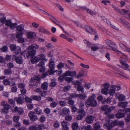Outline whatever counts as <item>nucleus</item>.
Segmentation results:
<instances>
[{"label":"nucleus","mask_w":130,"mask_h":130,"mask_svg":"<svg viewBox=\"0 0 130 130\" xmlns=\"http://www.w3.org/2000/svg\"><path fill=\"white\" fill-rule=\"evenodd\" d=\"M95 96L93 94L91 96L89 97L85 102V105L87 107L91 106L94 107L97 105V101L95 99Z\"/></svg>","instance_id":"nucleus-1"},{"label":"nucleus","mask_w":130,"mask_h":130,"mask_svg":"<svg viewBox=\"0 0 130 130\" xmlns=\"http://www.w3.org/2000/svg\"><path fill=\"white\" fill-rule=\"evenodd\" d=\"M113 51L117 52L118 54H121L122 55V56L120 57V60L121 63L123 66L122 68L125 70H126V68H127L128 67V66L126 63V62L124 60H127L126 56L124 54H123L121 51L117 50L115 48L113 49Z\"/></svg>","instance_id":"nucleus-2"},{"label":"nucleus","mask_w":130,"mask_h":130,"mask_svg":"<svg viewBox=\"0 0 130 130\" xmlns=\"http://www.w3.org/2000/svg\"><path fill=\"white\" fill-rule=\"evenodd\" d=\"M39 45L37 44H35L33 45L29 46L28 48L27 52L26 53V56L27 58L29 56H31L35 54L36 53V50L39 48Z\"/></svg>","instance_id":"nucleus-3"},{"label":"nucleus","mask_w":130,"mask_h":130,"mask_svg":"<svg viewBox=\"0 0 130 130\" xmlns=\"http://www.w3.org/2000/svg\"><path fill=\"white\" fill-rule=\"evenodd\" d=\"M48 66L50 69L47 72L42 74V78H45L48 74L51 75L54 72L55 63L54 61H53L52 59H51V60L49 62Z\"/></svg>","instance_id":"nucleus-4"},{"label":"nucleus","mask_w":130,"mask_h":130,"mask_svg":"<svg viewBox=\"0 0 130 130\" xmlns=\"http://www.w3.org/2000/svg\"><path fill=\"white\" fill-rule=\"evenodd\" d=\"M121 87L120 86L112 85L110 87L108 93L109 94L110 96H113L116 90L119 91L121 89Z\"/></svg>","instance_id":"nucleus-5"},{"label":"nucleus","mask_w":130,"mask_h":130,"mask_svg":"<svg viewBox=\"0 0 130 130\" xmlns=\"http://www.w3.org/2000/svg\"><path fill=\"white\" fill-rule=\"evenodd\" d=\"M40 79V78L38 77H35V78H32L30 80L31 83H30V87L33 89L36 88L37 87V80H38Z\"/></svg>","instance_id":"nucleus-6"},{"label":"nucleus","mask_w":130,"mask_h":130,"mask_svg":"<svg viewBox=\"0 0 130 130\" xmlns=\"http://www.w3.org/2000/svg\"><path fill=\"white\" fill-rule=\"evenodd\" d=\"M118 121H115L109 125L108 123H105L104 124L103 126L106 129L108 130H111V128L115 126L118 125Z\"/></svg>","instance_id":"nucleus-7"},{"label":"nucleus","mask_w":130,"mask_h":130,"mask_svg":"<svg viewBox=\"0 0 130 130\" xmlns=\"http://www.w3.org/2000/svg\"><path fill=\"white\" fill-rule=\"evenodd\" d=\"M12 59L13 60H15L17 63L21 64H22L23 60L21 57L18 56L17 55H14L12 57Z\"/></svg>","instance_id":"nucleus-8"},{"label":"nucleus","mask_w":130,"mask_h":130,"mask_svg":"<svg viewBox=\"0 0 130 130\" xmlns=\"http://www.w3.org/2000/svg\"><path fill=\"white\" fill-rule=\"evenodd\" d=\"M105 41L106 44L109 46L107 47L106 48L108 49L113 50V49L115 48L113 47V46L115 44V43L111 41L108 40H106Z\"/></svg>","instance_id":"nucleus-9"},{"label":"nucleus","mask_w":130,"mask_h":130,"mask_svg":"<svg viewBox=\"0 0 130 130\" xmlns=\"http://www.w3.org/2000/svg\"><path fill=\"white\" fill-rule=\"evenodd\" d=\"M23 34V33H19L18 32H17L15 37L17 39L18 42L22 43L24 42V38H23L22 36Z\"/></svg>","instance_id":"nucleus-10"},{"label":"nucleus","mask_w":130,"mask_h":130,"mask_svg":"<svg viewBox=\"0 0 130 130\" xmlns=\"http://www.w3.org/2000/svg\"><path fill=\"white\" fill-rule=\"evenodd\" d=\"M28 116L30 118V120L32 121H35L38 119V118L34 113L33 111H30L28 114Z\"/></svg>","instance_id":"nucleus-11"},{"label":"nucleus","mask_w":130,"mask_h":130,"mask_svg":"<svg viewBox=\"0 0 130 130\" xmlns=\"http://www.w3.org/2000/svg\"><path fill=\"white\" fill-rule=\"evenodd\" d=\"M12 111L15 113L18 112V113L20 115H22L24 112V110L22 108H18L17 106H16L12 110Z\"/></svg>","instance_id":"nucleus-12"},{"label":"nucleus","mask_w":130,"mask_h":130,"mask_svg":"<svg viewBox=\"0 0 130 130\" xmlns=\"http://www.w3.org/2000/svg\"><path fill=\"white\" fill-rule=\"evenodd\" d=\"M85 28L86 31L89 34H95L96 33V31L94 29L89 26H86Z\"/></svg>","instance_id":"nucleus-13"},{"label":"nucleus","mask_w":130,"mask_h":130,"mask_svg":"<svg viewBox=\"0 0 130 130\" xmlns=\"http://www.w3.org/2000/svg\"><path fill=\"white\" fill-rule=\"evenodd\" d=\"M116 96L120 101H124L126 99V96L123 94L117 93L116 94Z\"/></svg>","instance_id":"nucleus-14"},{"label":"nucleus","mask_w":130,"mask_h":130,"mask_svg":"<svg viewBox=\"0 0 130 130\" xmlns=\"http://www.w3.org/2000/svg\"><path fill=\"white\" fill-rule=\"evenodd\" d=\"M19 97L14 98V100L16 101L17 103L19 104H22L24 103V98L22 94L19 95Z\"/></svg>","instance_id":"nucleus-15"},{"label":"nucleus","mask_w":130,"mask_h":130,"mask_svg":"<svg viewBox=\"0 0 130 130\" xmlns=\"http://www.w3.org/2000/svg\"><path fill=\"white\" fill-rule=\"evenodd\" d=\"M25 26L23 24H21L17 26L16 29V33L18 32L19 33H23L22 32L24 30Z\"/></svg>","instance_id":"nucleus-16"},{"label":"nucleus","mask_w":130,"mask_h":130,"mask_svg":"<svg viewBox=\"0 0 130 130\" xmlns=\"http://www.w3.org/2000/svg\"><path fill=\"white\" fill-rule=\"evenodd\" d=\"M69 123L68 122L63 121L61 122L62 129V130H69V128L68 125Z\"/></svg>","instance_id":"nucleus-17"},{"label":"nucleus","mask_w":130,"mask_h":130,"mask_svg":"<svg viewBox=\"0 0 130 130\" xmlns=\"http://www.w3.org/2000/svg\"><path fill=\"white\" fill-rule=\"evenodd\" d=\"M35 92H36L40 94V95H41L42 96H45L46 94V92L45 91H42L41 89L40 88H37Z\"/></svg>","instance_id":"nucleus-18"},{"label":"nucleus","mask_w":130,"mask_h":130,"mask_svg":"<svg viewBox=\"0 0 130 130\" xmlns=\"http://www.w3.org/2000/svg\"><path fill=\"white\" fill-rule=\"evenodd\" d=\"M40 60V59L39 58L38 55L37 56L32 57L31 58V61L32 63H37Z\"/></svg>","instance_id":"nucleus-19"},{"label":"nucleus","mask_w":130,"mask_h":130,"mask_svg":"<svg viewBox=\"0 0 130 130\" xmlns=\"http://www.w3.org/2000/svg\"><path fill=\"white\" fill-rule=\"evenodd\" d=\"M94 120L93 116H88L86 118V121L87 123L90 124L93 122Z\"/></svg>","instance_id":"nucleus-20"},{"label":"nucleus","mask_w":130,"mask_h":130,"mask_svg":"<svg viewBox=\"0 0 130 130\" xmlns=\"http://www.w3.org/2000/svg\"><path fill=\"white\" fill-rule=\"evenodd\" d=\"M38 31L39 32L45 34H48L49 33L48 31L45 28L42 27H40L38 28Z\"/></svg>","instance_id":"nucleus-21"},{"label":"nucleus","mask_w":130,"mask_h":130,"mask_svg":"<svg viewBox=\"0 0 130 130\" xmlns=\"http://www.w3.org/2000/svg\"><path fill=\"white\" fill-rule=\"evenodd\" d=\"M104 22H106L107 23L110 27L113 29H115L117 30H118L119 29V28L118 27L115 26L113 25L112 24L110 21L108 20L107 21L106 20H105V21H104Z\"/></svg>","instance_id":"nucleus-22"},{"label":"nucleus","mask_w":130,"mask_h":130,"mask_svg":"<svg viewBox=\"0 0 130 130\" xmlns=\"http://www.w3.org/2000/svg\"><path fill=\"white\" fill-rule=\"evenodd\" d=\"M62 112L61 114L62 115L69 114L70 112V110L68 108L64 107L62 109Z\"/></svg>","instance_id":"nucleus-23"},{"label":"nucleus","mask_w":130,"mask_h":130,"mask_svg":"<svg viewBox=\"0 0 130 130\" xmlns=\"http://www.w3.org/2000/svg\"><path fill=\"white\" fill-rule=\"evenodd\" d=\"M27 38L30 39L34 38L36 36V34L35 32H29L27 33Z\"/></svg>","instance_id":"nucleus-24"},{"label":"nucleus","mask_w":130,"mask_h":130,"mask_svg":"<svg viewBox=\"0 0 130 130\" xmlns=\"http://www.w3.org/2000/svg\"><path fill=\"white\" fill-rule=\"evenodd\" d=\"M114 69L115 70H116L118 72V73L121 75L122 76L128 78H127L126 76H125V74L123 71L119 70L116 67H115Z\"/></svg>","instance_id":"nucleus-25"},{"label":"nucleus","mask_w":130,"mask_h":130,"mask_svg":"<svg viewBox=\"0 0 130 130\" xmlns=\"http://www.w3.org/2000/svg\"><path fill=\"white\" fill-rule=\"evenodd\" d=\"M128 104V102H119L118 105L119 107L125 108Z\"/></svg>","instance_id":"nucleus-26"},{"label":"nucleus","mask_w":130,"mask_h":130,"mask_svg":"<svg viewBox=\"0 0 130 130\" xmlns=\"http://www.w3.org/2000/svg\"><path fill=\"white\" fill-rule=\"evenodd\" d=\"M78 113L82 116L83 117L86 115V112L84 110L83 108L79 109Z\"/></svg>","instance_id":"nucleus-27"},{"label":"nucleus","mask_w":130,"mask_h":130,"mask_svg":"<svg viewBox=\"0 0 130 130\" xmlns=\"http://www.w3.org/2000/svg\"><path fill=\"white\" fill-rule=\"evenodd\" d=\"M34 113L38 115L41 114L42 112V110L39 108H37L34 109V111L33 112Z\"/></svg>","instance_id":"nucleus-28"},{"label":"nucleus","mask_w":130,"mask_h":130,"mask_svg":"<svg viewBox=\"0 0 130 130\" xmlns=\"http://www.w3.org/2000/svg\"><path fill=\"white\" fill-rule=\"evenodd\" d=\"M79 127L78 123L76 122H74L72 124V127L73 130L77 129Z\"/></svg>","instance_id":"nucleus-29"},{"label":"nucleus","mask_w":130,"mask_h":130,"mask_svg":"<svg viewBox=\"0 0 130 130\" xmlns=\"http://www.w3.org/2000/svg\"><path fill=\"white\" fill-rule=\"evenodd\" d=\"M48 86V83L46 82H45L42 83L41 85V88L44 90H47Z\"/></svg>","instance_id":"nucleus-30"},{"label":"nucleus","mask_w":130,"mask_h":130,"mask_svg":"<svg viewBox=\"0 0 130 130\" xmlns=\"http://www.w3.org/2000/svg\"><path fill=\"white\" fill-rule=\"evenodd\" d=\"M85 71L83 69L81 70L79 72L77 76V77L79 78L84 76L85 75Z\"/></svg>","instance_id":"nucleus-31"},{"label":"nucleus","mask_w":130,"mask_h":130,"mask_svg":"<svg viewBox=\"0 0 130 130\" xmlns=\"http://www.w3.org/2000/svg\"><path fill=\"white\" fill-rule=\"evenodd\" d=\"M94 129L95 130H97L100 128V126L99 122H97L94 124L93 126Z\"/></svg>","instance_id":"nucleus-32"},{"label":"nucleus","mask_w":130,"mask_h":130,"mask_svg":"<svg viewBox=\"0 0 130 130\" xmlns=\"http://www.w3.org/2000/svg\"><path fill=\"white\" fill-rule=\"evenodd\" d=\"M4 73L5 75H10L12 73V71L10 69H5L4 71Z\"/></svg>","instance_id":"nucleus-33"},{"label":"nucleus","mask_w":130,"mask_h":130,"mask_svg":"<svg viewBox=\"0 0 130 130\" xmlns=\"http://www.w3.org/2000/svg\"><path fill=\"white\" fill-rule=\"evenodd\" d=\"M125 116V114L124 113H118L116 115V118H121L124 117Z\"/></svg>","instance_id":"nucleus-34"},{"label":"nucleus","mask_w":130,"mask_h":130,"mask_svg":"<svg viewBox=\"0 0 130 130\" xmlns=\"http://www.w3.org/2000/svg\"><path fill=\"white\" fill-rule=\"evenodd\" d=\"M10 106L7 103V104L4 106V109L3 110V112H5V113H7V110L10 108Z\"/></svg>","instance_id":"nucleus-35"},{"label":"nucleus","mask_w":130,"mask_h":130,"mask_svg":"<svg viewBox=\"0 0 130 130\" xmlns=\"http://www.w3.org/2000/svg\"><path fill=\"white\" fill-rule=\"evenodd\" d=\"M118 21H119L122 23H123L124 24L123 25L126 27L129 24L128 23L126 22L123 19L121 18H119Z\"/></svg>","instance_id":"nucleus-36"},{"label":"nucleus","mask_w":130,"mask_h":130,"mask_svg":"<svg viewBox=\"0 0 130 130\" xmlns=\"http://www.w3.org/2000/svg\"><path fill=\"white\" fill-rule=\"evenodd\" d=\"M17 24L16 23H12L9 27L10 29L14 30L17 27Z\"/></svg>","instance_id":"nucleus-37"},{"label":"nucleus","mask_w":130,"mask_h":130,"mask_svg":"<svg viewBox=\"0 0 130 130\" xmlns=\"http://www.w3.org/2000/svg\"><path fill=\"white\" fill-rule=\"evenodd\" d=\"M64 63L60 62L57 65V68L58 69H60L64 67Z\"/></svg>","instance_id":"nucleus-38"},{"label":"nucleus","mask_w":130,"mask_h":130,"mask_svg":"<svg viewBox=\"0 0 130 130\" xmlns=\"http://www.w3.org/2000/svg\"><path fill=\"white\" fill-rule=\"evenodd\" d=\"M39 58L40 59V60L46 61L47 60V59L45 58V55L43 54H41L38 55Z\"/></svg>","instance_id":"nucleus-39"},{"label":"nucleus","mask_w":130,"mask_h":130,"mask_svg":"<svg viewBox=\"0 0 130 130\" xmlns=\"http://www.w3.org/2000/svg\"><path fill=\"white\" fill-rule=\"evenodd\" d=\"M87 12L88 13L90 14L92 16L95 15L96 14V13L95 12L92 11V10H90L89 9L87 10Z\"/></svg>","instance_id":"nucleus-40"},{"label":"nucleus","mask_w":130,"mask_h":130,"mask_svg":"<svg viewBox=\"0 0 130 130\" xmlns=\"http://www.w3.org/2000/svg\"><path fill=\"white\" fill-rule=\"evenodd\" d=\"M76 95L80 99H84L86 97V96L84 94H78Z\"/></svg>","instance_id":"nucleus-41"},{"label":"nucleus","mask_w":130,"mask_h":130,"mask_svg":"<svg viewBox=\"0 0 130 130\" xmlns=\"http://www.w3.org/2000/svg\"><path fill=\"white\" fill-rule=\"evenodd\" d=\"M108 90L103 88L101 90V92L102 93L106 95L108 94Z\"/></svg>","instance_id":"nucleus-42"},{"label":"nucleus","mask_w":130,"mask_h":130,"mask_svg":"<svg viewBox=\"0 0 130 130\" xmlns=\"http://www.w3.org/2000/svg\"><path fill=\"white\" fill-rule=\"evenodd\" d=\"M4 84L5 85H10V81L8 79H6L4 80L3 81Z\"/></svg>","instance_id":"nucleus-43"},{"label":"nucleus","mask_w":130,"mask_h":130,"mask_svg":"<svg viewBox=\"0 0 130 130\" xmlns=\"http://www.w3.org/2000/svg\"><path fill=\"white\" fill-rule=\"evenodd\" d=\"M10 47L11 50L12 51H15L17 48V46L13 44L10 45Z\"/></svg>","instance_id":"nucleus-44"},{"label":"nucleus","mask_w":130,"mask_h":130,"mask_svg":"<svg viewBox=\"0 0 130 130\" xmlns=\"http://www.w3.org/2000/svg\"><path fill=\"white\" fill-rule=\"evenodd\" d=\"M24 99L25 101L28 103H31L32 101V99L31 98L26 96Z\"/></svg>","instance_id":"nucleus-45"},{"label":"nucleus","mask_w":130,"mask_h":130,"mask_svg":"<svg viewBox=\"0 0 130 130\" xmlns=\"http://www.w3.org/2000/svg\"><path fill=\"white\" fill-rule=\"evenodd\" d=\"M29 130H37V127L35 125H30L28 128Z\"/></svg>","instance_id":"nucleus-46"},{"label":"nucleus","mask_w":130,"mask_h":130,"mask_svg":"<svg viewBox=\"0 0 130 130\" xmlns=\"http://www.w3.org/2000/svg\"><path fill=\"white\" fill-rule=\"evenodd\" d=\"M53 126L56 128H58L60 126L59 122L57 121H56L54 124Z\"/></svg>","instance_id":"nucleus-47"},{"label":"nucleus","mask_w":130,"mask_h":130,"mask_svg":"<svg viewBox=\"0 0 130 130\" xmlns=\"http://www.w3.org/2000/svg\"><path fill=\"white\" fill-rule=\"evenodd\" d=\"M12 57L11 55H7L5 58V61H10L11 60Z\"/></svg>","instance_id":"nucleus-48"},{"label":"nucleus","mask_w":130,"mask_h":130,"mask_svg":"<svg viewBox=\"0 0 130 130\" xmlns=\"http://www.w3.org/2000/svg\"><path fill=\"white\" fill-rule=\"evenodd\" d=\"M59 103L60 106H65L67 104L66 102L62 101H60L59 102Z\"/></svg>","instance_id":"nucleus-49"},{"label":"nucleus","mask_w":130,"mask_h":130,"mask_svg":"<svg viewBox=\"0 0 130 130\" xmlns=\"http://www.w3.org/2000/svg\"><path fill=\"white\" fill-rule=\"evenodd\" d=\"M6 17H3L1 18L0 19V21L2 23L4 24L5 23V24L7 20H6Z\"/></svg>","instance_id":"nucleus-50"},{"label":"nucleus","mask_w":130,"mask_h":130,"mask_svg":"<svg viewBox=\"0 0 130 130\" xmlns=\"http://www.w3.org/2000/svg\"><path fill=\"white\" fill-rule=\"evenodd\" d=\"M12 23L11 20H9L6 21L5 24L6 26H9Z\"/></svg>","instance_id":"nucleus-51"},{"label":"nucleus","mask_w":130,"mask_h":130,"mask_svg":"<svg viewBox=\"0 0 130 130\" xmlns=\"http://www.w3.org/2000/svg\"><path fill=\"white\" fill-rule=\"evenodd\" d=\"M15 51L16 53L17 54H19L21 51V49L20 47L18 46H17V48Z\"/></svg>","instance_id":"nucleus-52"},{"label":"nucleus","mask_w":130,"mask_h":130,"mask_svg":"<svg viewBox=\"0 0 130 130\" xmlns=\"http://www.w3.org/2000/svg\"><path fill=\"white\" fill-rule=\"evenodd\" d=\"M57 105V103L56 102L53 101L50 103V106L52 107H55Z\"/></svg>","instance_id":"nucleus-53"},{"label":"nucleus","mask_w":130,"mask_h":130,"mask_svg":"<svg viewBox=\"0 0 130 130\" xmlns=\"http://www.w3.org/2000/svg\"><path fill=\"white\" fill-rule=\"evenodd\" d=\"M65 120L67 121H70L72 119V117L70 115H67L65 117Z\"/></svg>","instance_id":"nucleus-54"},{"label":"nucleus","mask_w":130,"mask_h":130,"mask_svg":"<svg viewBox=\"0 0 130 130\" xmlns=\"http://www.w3.org/2000/svg\"><path fill=\"white\" fill-rule=\"evenodd\" d=\"M45 117L44 115H42L40 119V121L41 122H44L45 121Z\"/></svg>","instance_id":"nucleus-55"},{"label":"nucleus","mask_w":130,"mask_h":130,"mask_svg":"<svg viewBox=\"0 0 130 130\" xmlns=\"http://www.w3.org/2000/svg\"><path fill=\"white\" fill-rule=\"evenodd\" d=\"M104 88L107 89L109 90V88L110 86L109 83H106L104 85Z\"/></svg>","instance_id":"nucleus-56"},{"label":"nucleus","mask_w":130,"mask_h":130,"mask_svg":"<svg viewBox=\"0 0 130 130\" xmlns=\"http://www.w3.org/2000/svg\"><path fill=\"white\" fill-rule=\"evenodd\" d=\"M119 45L121 48L122 49L124 50L126 48V46L122 43H119Z\"/></svg>","instance_id":"nucleus-57"},{"label":"nucleus","mask_w":130,"mask_h":130,"mask_svg":"<svg viewBox=\"0 0 130 130\" xmlns=\"http://www.w3.org/2000/svg\"><path fill=\"white\" fill-rule=\"evenodd\" d=\"M71 71H67L65 73L63 74L64 76H71Z\"/></svg>","instance_id":"nucleus-58"},{"label":"nucleus","mask_w":130,"mask_h":130,"mask_svg":"<svg viewBox=\"0 0 130 130\" xmlns=\"http://www.w3.org/2000/svg\"><path fill=\"white\" fill-rule=\"evenodd\" d=\"M65 80L68 81L69 83H70L72 80L73 78L70 77H67L65 78Z\"/></svg>","instance_id":"nucleus-59"},{"label":"nucleus","mask_w":130,"mask_h":130,"mask_svg":"<svg viewBox=\"0 0 130 130\" xmlns=\"http://www.w3.org/2000/svg\"><path fill=\"white\" fill-rule=\"evenodd\" d=\"M20 91L22 94L24 95L26 93L27 91L26 89L24 88H22L20 89Z\"/></svg>","instance_id":"nucleus-60"},{"label":"nucleus","mask_w":130,"mask_h":130,"mask_svg":"<svg viewBox=\"0 0 130 130\" xmlns=\"http://www.w3.org/2000/svg\"><path fill=\"white\" fill-rule=\"evenodd\" d=\"M25 87V85L22 83L19 84L18 85V88H20V89L22 88H24Z\"/></svg>","instance_id":"nucleus-61"},{"label":"nucleus","mask_w":130,"mask_h":130,"mask_svg":"<svg viewBox=\"0 0 130 130\" xmlns=\"http://www.w3.org/2000/svg\"><path fill=\"white\" fill-rule=\"evenodd\" d=\"M32 25L35 28H38L39 26V24L35 22H33L32 24Z\"/></svg>","instance_id":"nucleus-62"},{"label":"nucleus","mask_w":130,"mask_h":130,"mask_svg":"<svg viewBox=\"0 0 130 130\" xmlns=\"http://www.w3.org/2000/svg\"><path fill=\"white\" fill-rule=\"evenodd\" d=\"M1 50L3 52H7V47L6 46H4L1 48Z\"/></svg>","instance_id":"nucleus-63"},{"label":"nucleus","mask_w":130,"mask_h":130,"mask_svg":"<svg viewBox=\"0 0 130 130\" xmlns=\"http://www.w3.org/2000/svg\"><path fill=\"white\" fill-rule=\"evenodd\" d=\"M125 120L127 122L130 121V113L127 115V118L125 119Z\"/></svg>","instance_id":"nucleus-64"}]
</instances>
